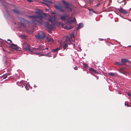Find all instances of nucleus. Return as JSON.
<instances>
[{"label":"nucleus","instance_id":"obj_12","mask_svg":"<svg viewBox=\"0 0 131 131\" xmlns=\"http://www.w3.org/2000/svg\"><path fill=\"white\" fill-rule=\"evenodd\" d=\"M24 81H20V82L22 83H23L24 85L25 86V88L26 90H28L29 89L30 86V85L28 83L26 84L23 83Z\"/></svg>","mask_w":131,"mask_h":131},{"label":"nucleus","instance_id":"obj_2","mask_svg":"<svg viewBox=\"0 0 131 131\" xmlns=\"http://www.w3.org/2000/svg\"><path fill=\"white\" fill-rule=\"evenodd\" d=\"M25 49L26 51H30L31 53H34L36 54L37 55H39L40 53L39 52H36V51L38 50V49H34L32 50H31L30 48V47L28 46H27L25 48Z\"/></svg>","mask_w":131,"mask_h":131},{"label":"nucleus","instance_id":"obj_3","mask_svg":"<svg viewBox=\"0 0 131 131\" xmlns=\"http://www.w3.org/2000/svg\"><path fill=\"white\" fill-rule=\"evenodd\" d=\"M45 36V34L41 31H39L38 34L35 36V37L36 38L40 40L44 38Z\"/></svg>","mask_w":131,"mask_h":131},{"label":"nucleus","instance_id":"obj_35","mask_svg":"<svg viewBox=\"0 0 131 131\" xmlns=\"http://www.w3.org/2000/svg\"><path fill=\"white\" fill-rule=\"evenodd\" d=\"M3 50L4 52H7L6 50L5 49H3Z\"/></svg>","mask_w":131,"mask_h":131},{"label":"nucleus","instance_id":"obj_38","mask_svg":"<svg viewBox=\"0 0 131 131\" xmlns=\"http://www.w3.org/2000/svg\"><path fill=\"white\" fill-rule=\"evenodd\" d=\"M124 1V0H123L122 1H121V2H120V1H119V2L118 1V2L119 3H121L122 2H123V1Z\"/></svg>","mask_w":131,"mask_h":131},{"label":"nucleus","instance_id":"obj_27","mask_svg":"<svg viewBox=\"0 0 131 131\" xmlns=\"http://www.w3.org/2000/svg\"><path fill=\"white\" fill-rule=\"evenodd\" d=\"M1 0V3L2 4V5H3V6H4V4L2 3V2L5 3V0Z\"/></svg>","mask_w":131,"mask_h":131},{"label":"nucleus","instance_id":"obj_51","mask_svg":"<svg viewBox=\"0 0 131 131\" xmlns=\"http://www.w3.org/2000/svg\"><path fill=\"white\" fill-rule=\"evenodd\" d=\"M125 4H126V3H125L124 4V5H125Z\"/></svg>","mask_w":131,"mask_h":131},{"label":"nucleus","instance_id":"obj_24","mask_svg":"<svg viewBox=\"0 0 131 131\" xmlns=\"http://www.w3.org/2000/svg\"><path fill=\"white\" fill-rule=\"evenodd\" d=\"M53 54V53H48L46 54V56H48V57H51L52 55Z\"/></svg>","mask_w":131,"mask_h":131},{"label":"nucleus","instance_id":"obj_34","mask_svg":"<svg viewBox=\"0 0 131 131\" xmlns=\"http://www.w3.org/2000/svg\"><path fill=\"white\" fill-rule=\"evenodd\" d=\"M90 10V12H94V13H95V12L93 11V10Z\"/></svg>","mask_w":131,"mask_h":131},{"label":"nucleus","instance_id":"obj_44","mask_svg":"<svg viewBox=\"0 0 131 131\" xmlns=\"http://www.w3.org/2000/svg\"><path fill=\"white\" fill-rule=\"evenodd\" d=\"M118 71L120 72L121 73H122V72H120V71L119 70H118Z\"/></svg>","mask_w":131,"mask_h":131},{"label":"nucleus","instance_id":"obj_10","mask_svg":"<svg viewBox=\"0 0 131 131\" xmlns=\"http://www.w3.org/2000/svg\"><path fill=\"white\" fill-rule=\"evenodd\" d=\"M10 47L11 48L14 49L17 51H20V50L19 49L18 47L17 46V45L14 44H12L10 45Z\"/></svg>","mask_w":131,"mask_h":131},{"label":"nucleus","instance_id":"obj_20","mask_svg":"<svg viewBox=\"0 0 131 131\" xmlns=\"http://www.w3.org/2000/svg\"><path fill=\"white\" fill-rule=\"evenodd\" d=\"M67 43L65 42L64 43L63 45V50L66 49L68 47V45Z\"/></svg>","mask_w":131,"mask_h":131},{"label":"nucleus","instance_id":"obj_14","mask_svg":"<svg viewBox=\"0 0 131 131\" xmlns=\"http://www.w3.org/2000/svg\"><path fill=\"white\" fill-rule=\"evenodd\" d=\"M76 20L75 17L73 18V19L71 20L68 21L66 23L67 25H70L75 21Z\"/></svg>","mask_w":131,"mask_h":131},{"label":"nucleus","instance_id":"obj_50","mask_svg":"<svg viewBox=\"0 0 131 131\" xmlns=\"http://www.w3.org/2000/svg\"><path fill=\"white\" fill-rule=\"evenodd\" d=\"M74 69L75 70H76V69H75V68H74Z\"/></svg>","mask_w":131,"mask_h":131},{"label":"nucleus","instance_id":"obj_15","mask_svg":"<svg viewBox=\"0 0 131 131\" xmlns=\"http://www.w3.org/2000/svg\"><path fill=\"white\" fill-rule=\"evenodd\" d=\"M62 48V47L61 45L59 46V47H57L55 49H53L52 52H57L58 51L60 50Z\"/></svg>","mask_w":131,"mask_h":131},{"label":"nucleus","instance_id":"obj_41","mask_svg":"<svg viewBox=\"0 0 131 131\" xmlns=\"http://www.w3.org/2000/svg\"><path fill=\"white\" fill-rule=\"evenodd\" d=\"M6 74L8 76V75H10V73H7V74Z\"/></svg>","mask_w":131,"mask_h":131},{"label":"nucleus","instance_id":"obj_37","mask_svg":"<svg viewBox=\"0 0 131 131\" xmlns=\"http://www.w3.org/2000/svg\"><path fill=\"white\" fill-rule=\"evenodd\" d=\"M43 14V15L45 16H47V15H48L47 14Z\"/></svg>","mask_w":131,"mask_h":131},{"label":"nucleus","instance_id":"obj_18","mask_svg":"<svg viewBox=\"0 0 131 131\" xmlns=\"http://www.w3.org/2000/svg\"><path fill=\"white\" fill-rule=\"evenodd\" d=\"M46 39L49 42H53V40L52 38H50L49 37H47Z\"/></svg>","mask_w":131,"mask_h":131},{"label":"nucleus","instance_id":"obj_42","mask_svg":"<svg viewBox=\"0 0 131 131\" xmlns=\"http://www.w3.org/2000/svg\"><path fill=\"white\" fill-rule=\"evenodd\" d=\"M125 105H127L128 104H126V103H125Z\"/></svg>","mask_w":131,"mask_h":131},{"label":"nucleus","instance_id":"obj_46","mask_svg":"<svg viewBox=\"0 0 131 131\" xmlns=\"http://www.w3.org/2000/svg\"><path fill=\"white\" fill-rule=\"evenodd\" d=\"M97 79H98V77L97 76Z\"/></svg>","mask_w":131,"mask_h":131},{"label":"nucleus","instance_id":"obj_43","mask_svg":"<svg viewBox=\"0 0 131 131\" xmlns=\"http://www.w3.org/2000/svg\"><path fill=\"white\" fill-rule=\"evenodd\" d=\"M100 39V40H103V39Z\"/></svg>","mask_w":131,"mask_h":131},{"label":"nucleus","instance_id":"obj_9","mask_svg":"<svg viewBox=\"0 0 131 131\" xmlns=\"http://www.w3.org/2000/svg\"><path fill=\"white\" fill-rule=\"evenodd\" d=\"M68 16L66 14H64L62 15L61 16V19L63 20V21H65L67 19V20H70L71 19V17L68 18Z\"/></svg>","mask_w":131,"mask_h":131},{"label":"nucleus","instance_id":"obj_17","mask_svg":"<svg viewBox=\"0 0 131 131\" xmlns=\"http://www.w3.org/2000/svg\"><path fill=\"white\" fill-rule=\"evenodd\" d=\"M83 27V24L82 23H80L79 24L78 27L77 28V30H79Z\"/></svg>","mask_w":131,"mask_h":131},{"label":"nucleus","instance_id":"obj_47","mask_svg":"<svg viewBox=\"0 0 131 131\" xmlns=\"http://www.w3.org/2000/svg\"><path fill=\"white\" fill-rule=\"evenodd\" d=\"M34 87H35V88L36 87V85H34Z\"/></svg>","mask_w":131,"mask_h":131},{"label":"nucleus","instance_id":"obj_25","mask_svg":"<svg viewBox=\"0 0 131 131\" xmlns=\"http://www.w3.org/2000/svg\"><path fill=\"white\" fill-rule=\"evenodd\" d=\"M43 45H40L39 47V49L41 50H44V49L43 48Z\"/></svg>","mask_w":131,"mask_h":131},{"label":"nucleus","instance_id":"obj_13","mask_svg":"<svg viewBox=\"0 0 131 131\" xmlns=\"http://www.w3.org/2000/svg\"><path fill=\"white\" fill-rule=\"evenodd\" d=\"M68 36L66 37V42L68 44L70 45L71 44V39Z\"/></svg>","mask_w":131,"mask_h":131},{"label":"nucleus","instance_id":"obj_33","mask_svg":"<svg viewBox=\"0 0 131 131\" xmlns=\"http://www.w3.org/2000/svg\"><path fill=\"white\" fill-rule=\"evenodd\" d=\"M87 67V65L86 64L84 65V68H86Z\"/></svg>","mask_w":131,"mask_h":131},{"label":"nucleus","instance_id":"obj_48","mask_svg":"<svg viewBox=\"0 0 131 131\" xmlns=\"http://www.w3.org/2000/svg\"><path fill=\"white\" fill-rule=\"evenodd\" d=\"M55 56H53V58H54V57H55Z\"/></svg>","mask_w":131,"mask_h":131},{"label":"nucleus","instance_id":"obj_22","mask_svg":"<svg viewBox=\"0 0 131 131\" xmlns=\"http://www.w3.org/2000/svg\"><path fill=\"white\" fill-rule=\"evenodd\" d=\"M13 12L14 13L16 14H19L20 13L18 10L17 9L13 10Z\"/></svg>","mask_w":131,"mask_h":131},{"label":"nucleus","instance_id":"obj_23","mask_svg":"<svg viewBox=\"0 0 131 131\" xmlns=\"http://www.w3.org/2000/svg\"><path fill=\"white\" fill-rule=\"evenodd\" d=\"M115 64L116 65H118L119 66L123 65L122 63H119V62H116L115 63Z\"/></svg>","mask_w":131,"mask_h":131},{"label":"nucleus","instance_id":"obj_26","mask_svg":"<svg viewBox=\"0 0 131 131\" xmlns=\"http://www.w3.org/2000/svg\"><path fill=\"white\" fill-rule=\"evenodd\" d=\"M108 75H110L114 76L115 75V73L113 72H110L108 73Z\"/></svg>","mask_w":131,"mask_h":131},{"label":"nucleus","instance_id":"obj_49","mask_svg":"<svg viewBox=\"0 0 131 131\" xmlns=\"http://www.w3.org/2000/svg\"><path fill=\"white\" fill-rule=\"evenodd\" d=\"M46 49H47V50H48V48H46Z\"/></svg>","mask_w":131,"mask_h":131},{"label":"nucleus","instance_id":"obj_5","mask_svg":"<svg viewBox=\"0 0 131 131\" xmlns=\"http://www.w3.org/2000/svg\"><path fill=\"white\" fill-rule=\"evenodd\" d=\"M32 20V23L33 24H41L42 23L41 20L40 21L36 19V18H30Z\"/></svg>","mask_w":131,"mask_h":131},{"label":"nucleus","instance_id":"obj_1","mask_svg":"<svg viewBox=\"0 0 131 131\" xmlns=\"http://www.w3.org/2000/svg\"><path fill=\"white\" fill-rule=\"evenodd\" d=\"M62 3L65 5V7L60 5H58L55 6L54 7L63 13L66 12H70L72 11L70 4H69L64 0L62 1Z\"/></svg>","mask_w":131,"mask_h":131},{"label":"nucleus","instance_id":"obj_36","mask_svg":"<svg viewBox=\"0 0 131 131\" xmlns=\"http://www.w3.org/2000/svg\"><path fill=\"white\" fill-rule=\"evenodd\" d=\"M127 95H128V96L129 97L130 96H131V94L130 93H127Z\"/></svg>","mask_w":131,"mask_h":131},{"label":"nucleus","instance_id":"obj_19","mask_svg":"<svg viewBox=\"0 0 131 131\" xmlns=\"http://www.w3.org/2000/svg\"><path fill=\"white\" fill-rule=\"evenodd\" d=\"M63 27L64 29L68 30L71 29L73 27L72 26H64Z\"/></svg>","mask_w":131,"mask_h":131},{"label":"nucleus","instance_id":"obj_30","mask_svg":"<svg viewBox=\"0 0 131 131\" xmlns=\"http://www.w3.org/2000/svg\"><path fill=\"white\" fill-rule=\"evenodd\" d=\"M7 74H6L5 75L4 77L3 78V79H6L7 78Z\"/></svg>","mask_w":131,"mask_h":131},{"label":"nucleus","instance_id":"obj_32","mask_svg":"<svg viewBox=\"0 0 131 131\" xmlns=\"http://www.w3.org/2000/svg\"><path fill=\"white\" fill-rule=\"evenodd\" d=\"M48 2L50 4H51L52 3V1H48Z\"/></svg>","mask_w":131,"mask_h":131},{"label":"nucleus","instance_id":"obj_16","mask_svg":"<svg viewBox=\"0 0 131 131\" xmlns=\"http://www.w3.org/2000/svg\"><path fill=\"white\" fill-rule=\"evenodd\" d=\"M121 61L123 64H125L126 62L130 63V61L124 59H122L121 60Z\"/></svg>","mask_w":131,"mask_h":131},{"label":"nucleus","instance_id":"obj_29","mask_svg":"<svg viewBox=\"0 0 131 131\" xmlns=\"http://www.w3.org/2000/svg\"><path fill=\"white\" fill-rule=\"evenodd\" d=\"M25 37V36L23 35H21L20 36V37L21 38H24Z\"/></svg>","mask_w":131,"mask_h":131},{"label":"nucleus","instance_id":"obj_6","mask_svg":"<svg viewBox=\"0 0 131 131\" xmlns=\"http://www.w3.org/2000/svg\"><path fill=\"white\" fill-rule=\"evenodd\" d=\"M118 9L119 13H121L126 14L128 13V12L127 10L125 9H124L121 7L118 8Z\"/></svg>","mask_w":131,"mask_h":131},{"label":"nucleus","instance_id":"obj_21","mask_svg":"<svg viewBox=\"0 0 131 131\" xmlns=\"http://www.w3.org/2000/svg\"><path fill=\"white\" fill-rule=\"evenodd\" d=\"M36 14L38 15H41L42 14V12L40 10H38L36 12Z\"/></svg>","mask_w":131,"mask_h":131},{"label":"nucleus","instance_id":"obj_40","mask_svg":"<svg viewBox=\"0 0 131 131\" xmlns=\"http://www.w3.org/2000/svg\"><path fill=\"white\" fill-rule=\"evenodd\" d=\"M27 1L29 2H31V0H27Z\"/></svg>","mask_w":131,"mask_h":131},{"label":"nucleus","instance_id":"obj_28","mask_svg":"<svg viewBox=\"0 0 131 131\" xmlns=\"http://www.w3.org/2000/svg\"><path fill=\"white\" fill-rule=\"evenodd\" d=\"M7 41H9V42H7V41L5 40V42H7L8 43H11L12 42V41L10 40L9 39H7Z\"/></svg>","mask_w":131,"mask_h":131},{"label":"nucleus","instance_id":"obj_39","mask_svg":"<svg viewBox=\"0 0 131 131\" xmlns=\"http://www.w3.org/2000/svg\"><path fill=\"white\" fill-rule=\"evenodd\" d=\"M124 1V0H123L122 1H121V2H120V1H119V2L118 1V2L119 3H121L122 2H123V1Z\"/></svg>","mask_w":131,"mask_h":131},{"label":"nucleus","instance_id":"obj_31","mask_svg":"<svg viewBox=\"0 0 131 131\" xmlns=\"http://www.w3.org/2000/svg\"><path fill=\"white\" fill-rule=\"evenodd\" d=\"M120 69L124 71V68L123 67H121Z\"/></svg>","mask_w":131,"mask_h":131},{"label":"nucleus","instance_id":"obj_11","mask_svg":"<svg viewBox=\"0 0 131 131\" xmlns=\"http://www.w3.org/2000/svg\"><path fill=\"white\" fill-rule=\"evenodd\" d=\"M89 73L93 74L94 73L98 74V72L95 69L92 68H90L89 69Z\"/></svg>","mask_w":131,"mask_h":131},{"label":"nucleus","instance_id":"obj_7","mask_svg":"<svg viewBox=\"0 0 131 131\" xmlns=\"http://www.w3.org/2000/svg\"><path fill=\"white\" fill-rule=\"evenodd\" d=\"M41 15H35L34 16H29L28 17L29 18H38L40 19L41 20H41H41L42 18H43V17Z\"/></svg>","mask_w":131,"mask_h":131},{"label":"nucleus","instance_id":"obj_8","mask_svg":"<svg viewBox=\"0 0 131 131\" xmlns=\"http://www.w3.org/2000/svg\"><path fill=\"white\" fill-rule=\"evenodd\" d=\"M49 16V18L47 19L51 23L55 21L56 20V18L55 16L53 17H51L48 15Z\"/></svg>","mask_w":131,"mask_h":131},{"label":"nucleus","instance_id":"obj_4","mask_svg":"<svg viewBox=\"0 0 131 131\" xmlns=\"http://www.w3.org/2000/svg\"><path fill=\"white\" fill-rule=\"evenodd\" d=\"M45 25L48 28L49 32L51 33V30L54 28V26L53 25L49 24L48 22L45 23Z\"/></svg>","mask_w":131,"mask_h":131},{"label":"nucleus","instance_id":"obj_45","mask_svg":"<svg viewBox=\"0 0 131 131\" xmlns=\"http://www.w3.org/2000/svg\"><path fill=\"white\" fill-rule=\"evenodd\" d=\"M48 10V9H46V11H47V10Z\"/></svg>","mask_w":131,"mask_h":131}]
</instances>
